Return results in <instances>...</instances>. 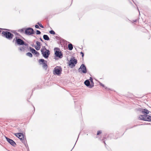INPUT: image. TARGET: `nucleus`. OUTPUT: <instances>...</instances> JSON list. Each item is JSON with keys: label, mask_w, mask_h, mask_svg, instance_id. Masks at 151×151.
I'll list each match as a JSON object with an SVG mask.
<instances>
[{"label": "nucleus", "mask_w": 151, "mask_h": 151, "mask_svg": "<svg viewBox=\"0 0 151 151\" xmlns=\"http://www.w3.org/2000/svg\"><path fill=\"white\" fill-rule=\"evenodd\" d=\"M138 110L144 115H140L139 116V119L145 121H151V116L148 115L150 111L146 109L139 108Z\"/></svg>", "instance_id": "nucleus-1"}, {"label": "nucleus", "mask_w": 151, "mask_h": 151, "mask_svg": "<svg viewBox=\"0 0 151 151\" xmlns=\"http://www.w3.org/2000/svg\"><path fill=\"white\" fill-rule=\"evenodd\" d=\"M41 51L43 56L45 58H47L50 54V51L47 49L45 47H43L41 49Z\"/></svg>", "instance_id": "nucleus-2"}, {"label": "nucleus", "mask_w": 151, "mask_h": 151, "mask_svg": "<svg viewBox=\"0 0 151 151\" xmlns=\"http://www.w3.org/2000/svg\"><path fill=\"white\" fill-rule=\"evenodd\" d=\"M14 135L19 138L22 142L26 146L27 144L26 140V139H24V135L23 133H16L14 134Z\"/></svg>", "instance_id": "nucleus-3"}, {"label": "nucleus", "mask_w": 151, "mask_h": 151, "mask_svg": "<svg viewBox=\"0 0 151 151\" xmlns=\"http://www.w3.org/2000/svg\"><path fill=\"white\" fill-rule=\"evenodd\" d=\"M2 34L3 37H5L9 40H12L14 36L12 34L7 31H3Z\"/></svg>", "instance_id": "nucleus-4"}, {"label": "nucleus", "mask_w": 151, "mask_h": 151, "mask_svg": "<svg viewBox=\"0 0 151 151\" xmlns=\"http://www.w3.org/2000/svg\"><path fill=\"white\" fill-rule=\"evenodd\" d=\"M15 43H17L19 45H24L26 46H28L27 44L25 43L23 40L17 37H15Z\"/></svg>", "instance_id": "nucleus-5"}, {"label": "nucleus", "mask_w": 151, "mask_h": 151, "mask_svg": "<svg viewBox=\"0 0 151 151\" xmlns=\"http://www.w3.org/2000/svg\"><path fill=\"white\" fill-rule=\"evenodd\" d=\"M54 50L55 51V54L56 57L60 58H62L63 57V55L59 48H54Z\"/></svg>", "instance_id": "nucleus-6"}, {"label": "nucleus", "mask_w": 151, "mask_h": 151, "mask_svg": "<svg viewBox=\"0 0 151 151\" xmlns=\"http://www.w3.org/2000/svg\"><path fill=\"white\" fill-rule=\"evenodd\" d=\"M38 62L40 64L42 65V67L43 68L47 69V61L43 59H40L39 60Z\"/></svg>", "instance_id": "nucleus-7"}, {"label": "nucleus", "mask_w": 151, "mask_h": 151, "mask_svg": "<svg viewBox=\"0 0 151 151\" xmlns=\"http://www.w3.org/2000/svg\"><path fill=\"white\" fill-rule=\"evenodd\" d=\"M62 70V69L60 67H55L53 70V71L54 72L53 73L54 74L59 75L61 73Z\"/></svg>", "instance_id": "nucleus-8"}, {"label": "nucleus", "mask_w": 151, "mask_h": 151, "mask_svg": "<svg viewBox=\"0 0 151 151\" xmlns=\"http://www.w3.org/2000/svg\"><path fill=\"white\" fill-rule=\"evenodd\" d=\"M77 63V60L74 58H72L70 60L69 63V66H70L71 68H73L75 66V65Z\"/></svg>", "instance_id": "nucleus-9"}, {"label": "nucleus", "mask_w": 151, "mask_h": 151, "mask_svg": "<svg viewBox=\"0 0 151 151\" xmlns=\"http://www.w3.org/2000/svg\"><path fill=\"white\" fill-rule=\"evenodd\" d=\"M25 33L27 35H31L34 33L33 29L31 28H27L25 31Z\"/></svg>", "instance_id": "nucleus-10"}, {"label": "nucleus", "mask_w": 151, "mask_h": 151, "mask_svg": "<svg viewBox=\"0 0 151 151\" xmlns=\"http://www.w3.org/2000/svg\"><path fill=\"white\" fill-rule=\"evenodd\" d=\"M78 71L79 72L81 71L83 73H86L87 72V70L86 67L85 65L83 64H81L80 68H79Z\"/></svg>", "instance_id": "nucleus-11"}, {"label": "nucleus", "mask_w": 151, "mask_h": 151, "mask_svg": "<svg viewBox=\"0 0 151 151\" xmlns=\"http://www.w3.org/2000/svg\"><path fill=\"white\" fill-rule=\"evenodd\" d=\"M6 140L12 146L15 147L16 145V143L12 139L5 137Z\"/></svg>", "instance_id": "nucleus-12"}, {"label": "nucleus", "mask_w": 151, "mask_h": 151, "mask_svg": "<svg viewBox=\"0 0 151 151\" xmlns=\"http://www.w3.org/2000/svg\"><path fill=\"white\" fill-rule=\"evenodd\" d=\"M30 50L32 52L33 54H35L37 55V56H38L39 55V53L37 51L35 50L34 48L30 47Z\"/></svg>", "instance_id": "nucleus-13"}, {"label": "nucleus", "mask_w": 151, "mask_h": 151, "mask_svg": "<svg viewBox=\"0 0 151 151\" xmlns=\"http://www.w3.org/2000/svg\"><path fill=\"white\" fill-rule=\"evenodd\" d=\"M84 84L87 87H89L90 86V84L89 81L88 80H86L84 82Z\"/></svg>", "instance_id": "nucleus-14"}, {"label": "nucleus", "mask_w": 151, "mask_h": 151, "mask_svg": "<svg viewBox=\"0 0 151 151\" xmlns=\"http://www.w3.org/2000/svg\"><path fill=\"white\" fill-rule=\"evenodd\" d=\"M28 46H24L22 47H21L19 48V49L20 51H24L26 49Z\"/></svg>", "instance_id": "nucleus-15"}, {"label": "nucleus", "mask_w": 151, "mask_h": 151, "mask_svg": "<svg viewBox=\"0 0 151 151\" xmlns=\"http://www.w3.org/2000/svg\"><path fill=\"white\" fill-rule=\"evenodd\" d=\"M44 39L46 40H50V38L47 35H44L43 36Z\"/></svg>", "instance_id": "nucleus-16"}, {"label": "nucleus", "mask_w": 151, "mask_h": 151, "mask_svg": "<svg viewBox=\"0 0 151 151\" xmlns=\"http://www.w3.org/2000/svg\"><path fill=\"white\" fill-rule=\"evenodd\" d=\"M68 49L70 50H71L73 49V45L71 43H70L68 44Z\"/></svg>", "instance_id": "nucleus-17"}, {"label": "nucleus", "mask_w": 151, "mask_h": 151, "mask_svg": "<svg viewBox=\"0 0 151 151\" xmlns=\"http://www.w3.org/2000/svg\"><path fill=\"white\" fill-rule=\"evenodd\" d=\"M26 55L27 56H29V57L31 58L32 57V54L29 52H28L26 53Z\"/></svg>", "instance_id": "nucleus-18"}, {"label": "nucleus", "mask_w": 151, "mask_h": 151, "mask_svg": "<svg viewBox=\"0 0 151 151\" xmlns=\"http://www.w3.org/2000/svg\"><path fill=\"white\" fill-rule=\"evenodd\" d=\"M25 29L24 28L22 29H21L19 30L18 31L20 32L21 33H23Z\"/></svg>", "instance_id": "nucleus-19"}, {"label": "nucleus", "mask_w": 151, "mask_h": 151, "mask_svg": "<svg viewBox=\"0 0 151 151\" xmlns=\"http://www.w3.org/2000/svg\"><path fill=\"white\" fill-rule=\"evenodd\" d=\"M49 33L53 35H54L55 34V32L52 30H50L49 31Z\"/></svg>", "instance_id": "nucleus-20"}, {"label": "nucleus", "mask_w": 151, "mask_h": 151, "mask_svg": "<svg viewBox=\"0 0 151 151\" xmlns=\"http://www.w3.org/2000/svg\"><path fill=\"white\" fill-rule=\"evenodd\" d=\"M35 47L37 50H38L40 49V47H39L38 46H35Z\"/></svg>", "instance_id": "nucleus-21"}, {"label": "nucleus", "mask_w": 151, "mask_h": 151, "mask_svg": "<svg viewBox=\"0 0 151 151\" xmlns=\"http://www.w3.org/2000/svg\"><path fill=\"white\" fill-rule=\"evenodd\" d=\"M36 44L37 45V46L40 47V42H39L38 41H37L36 42Z\"/></svg>", "instance_id": "nucleus-22"}, {"label": "nucleus", "mask_w": 151, "mask_h": 151, "mask_svg": "<svg viewBox=\"0 0 151 151\" xmlns=\"http://www.w3.org/2000/svg\"><path fill=\"white\" fill-rule=\"evenodd\" d=\"M37 24H38L39 25V26L42 28H44V26L43 25H42L41 24H40L39 22H38L37 23Z\"/></svg>", "instance_id": "nucleus-23"}, {"label": "nucleus", "mask_w": 151, "mask_h": 151, "mask_svg": "<svg viewBox=\"0 0 151 151\" xmlns=\"http://www.w3.org/2000/svg\"><path fill=\"white\" fill-rule=\"evenodd\" d=\"M92 84H90V86H89V88H91L92 87H93L94 86V83H91Z\"/></svg>", "instance_id": "nucleus-24"}, {"label": "nucleus", "mask_w": 151, "mask_h": 151, "mask_svg": "<svg viewBox=\"0 0 151 151\" xmlns=\"http://www.w3.org/2000/svg\"><path fill=\"white\" fill-rule=\"evenodd\" d=\"M41 32L39 30H37L36 34L37 35H40L41 34Z\"/></svg>", "instance_id": "nucleus-25"}, {"label": "nucleus", "mask_w": 151, "mask_h": 151, "mask_svg": "<svg viewBox=\"0 0 151 151\" xmlns=\"http://www.w3.org/2000/svg\"><path fill=\"white\" fill-rule=\"evenodd\" d=\"M101 131H99L97 132V135H99L100 134H101Z\"/></svg>", "instance_id": "nucleus-26"}, {"label": "nucleus", "mask_w": 151, "mask_h": 151, "mask_svg": "<svg viewBox=\"0 0 151 151\" xmlns=\"http://www.w3.org/2000/svg\"><path fill=\"white\" fill-rule=\"evenodd\" d=\"M35 27L36 28L40 29V28L39 27V26L37 24L35 25Z\"/></svg>", "instance_id": "nucleus-27"}, {"label": "nucleus", "mask_w": 151, "mask_h": 151, "mask_svg": "<svg viewBox=\"0 0 151 151\" xmlns=\"http://www.w3.org/2000/svg\"><path fill=\"white\" fill-rule=\"evenodd\" d=\"M90 80L91 83H93V78H92V77H90Z\"/></svg>", "instance_id": "nucleus-28"}, {"label": "nucleus", "mask_w": 151, "mask_h": 151, "mask_svg": "<svg viewBox=\"0 0 151 151\" xmlns=\"http://www.w3.org/2000/svg\"><path fill=\"white\" fill-rule=\"evenodd\" d=\"M81 54L82 55V57H83L84 56V54L83 52H81Z\"/></svg>", "instance_id": "nucleus-29"}, {"label": "nucleus", "mask_w": 151, "mask_h": 151, "mask_svg": "<svg viewBox=\"0 0 151 151\" xmlns=\"http://www.w3.org/2000/svg\"><path fill=\"white\" fill-rule=\"evenodd\" d=\"M105 139V137H104V139H103V140H103V142L104 143V144H105V145H106V143H105V141H104V139Z\"/></svg>", "instance_id": "nucleus-30"}, {"label": "nucleus", "mask_w": 151, "mask_h": 151, "mask_svg": "<svg viewBox=\"0 0 151 151\" xmlns=\"http://www.w3.org/2000/svg\"><path fill=\"white\" fill-rule=\"evenodd\" d=\"M100 85L101 86H102L103 87H104V85L102 83H101Z\"/></svg>", "instance_id": "nucleus-31"}, {"label": "nucleus", "mask_w": 151, "mask_h": 151, "mask_svg": "<svg viewBox=\"0 0 151 151\" xmlns=\"http://www.w3.org/2000/svg\"><path fill=\"white\" fill-rule=\"evenodd\" d=\"M16 35H19V34L18 33H16Z\"/></svg>", "instance_id": "nucleus-32"}, {"label": "nucleus", "mask_w": 151, "mask_h": 151, "mask_svg": "<svg viewBox=\"0 0 151 151\" xmlns=\"http://www.w3.org/2000/svg\"><path fill=\"white\" fill-rule=\"evenodd\" d=\"M40 40L41 41L43 42V40L41 38H40Z\"/></svg>", "instance_id": "nucleus-33"}, {"label": "nucleus", "mask_w": 151, "mask_h": 151, "mask_svg": "<svg viewBox=\"0 0 151 151\" xmlns=\"http://www.w3.org/2000/svg\"><path fill=\"white\" fill-rule=\"evenodd\" d=\"M4 30H8V31H9V29H4Z\"/></svg>", "instance_id": "nucleus-34"}, {"label": "nucleus", "mask_w": 151, "mask_h": 151, "mask_svg": "<svg viewBox=\"0 0 151 151\" xmlns=\"http://www.w3.org/2000/svg\"><path fill=\"white\" fill-rule=\"evenodd\" d=\"M32 47H35V45L34 44H33V45H32Z\"/></svg>", "instance_id": "nucleus-35"}, {"label": "nucleus", "mask_w": 151, "mask_h": 151, "mask_svg": "<svg viewBox=\"0 0 151 151\" xmlns=\"http://www.w3.org/2000/svg\"><path fill=\"white\" fill-rule=\"evenodd\" d=\"M58 37H57V36L56 37V39H58Z\"/></svg>", "instance_id": "nucleus-36"}, {"label": "nucleus", "mask_w": 151, "mask_h": 151, "mask_svg": "<svg viewBox=\"0 0 151 151\" xmlns=\"http://www.w3.org/2000/svg\"><path fill=\"white\" fill-rule=\"evenodd\" d=\"M137 20H135L133 21L134 22H136Z\"/></svg>", "instance_id": "nucleus-37"}, {"label": "nucleus", "mask_w": 151, "mask_h": 151, "mask_svg": "<svg viewBox=\"0 0 151 151\" xmlns=\"http://www.w3.org/2000/svg\"><path fill=\"white\" fill-rule=\"evenodd\" d=\"M14 41H15V39H14L13 40V42H14Z\"/></svg>", "instance_id": "nucleus-38"}, {"label": "nucleus", "mask_w": 151, "mask_h": 151, "mask_svg": "<svg viewBox=\"0 0 151 151\" xmlns=\"http://www.w3.org/2000/svg\"><path fill=\"white\" fill-rule=\"evenodd\" d=\"M137 9H138V11L139 12V9H138V8H137Z\"/></svg>", "instance_id": "nucleus-39"}, {"label": "nucleus", "mask_w": 151, "mask_h": 151, "mask_svg": "<svg viewBox=\"0 0 151 151\" xmlns=\"http://www.w3.org/2000/svg\"><path fill=\"white\" fill-rule=\"evenodd\" d=\"M1 32V31L0 30V33Z\"/></svg>", "instance_id": "nucleus-40"}, {"label": "nucleus", "mask_w": 151, "mask_h": 151, "mask_svg": "<svg viewBox=\"0 0 151 151\" xmlns=\"http://www.w3.org/2000/svg\"><path fill=\"white\" fill-rule=\"evenodd\" d=\"M0 29H1V28H0Z\"/></svg>", "instance_id": "nucleus-41"}]
</instances>
